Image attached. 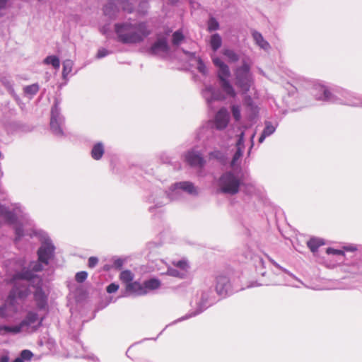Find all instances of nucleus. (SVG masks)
I'll return each instance as SVG.
<instances>
[{"label": "nucleus", "instance_id": "obj_1", "mask_svg": "<svg viewBox=\"0 0 362 362\" xmlns=\"http://www.w3.org/2000/svg\"><path fill=\"white\" fill-rule=\"evenodd\" d=\"M15 293L20 298H26L30 293L29 286L33 287L34 298L39 309L47 306V296L42 291V279L29 271H23L14 274L13 277Z\"/></svg>", "mask_w": 362, "mask_h": 362}, {"label": "nucleus", "instance_id": "obj_2", "mask_svg": "<svg viewBox=\"0 0 362 362\" xmlns=\"http://www.w3.org/2000/svg\"><path fill=\"white\" fill-rule=\"evenodd\" d=\"M115 32L119 42L128 45L141 43L151 33L148 23L145 21L116 23Z\"/></svg>", "mask_w": 362, "mask_h": 362}, {"label": "nucleus", "instance_id": "obj_3", "mask_svg": "<svg viewBox=\"0 0 362 362\" xmlns=\"http://www.w3.org/2000/svg\"><path fill=\"white\" fill-rule=\"evenodd\" d=\"M252 63L249 59H243L242 64L234 70L235 85L243 94L247 93L253 85L254 80L251 73Z\"/></svg>", "mask_w": 362, "mask_h": 362}, {"label": "nucleus", "instance_id": "obj_4", "mask_svg": "<svg viewBox=\"0 0 362 362\" xmlns=\"http://www.w3.org/2000/svg\"><path fill=\"white\" fill-rule=\"evenodd\" d=\"M212 60L214 65L218 68L217 76L220 81L222 90L228 96L235 98L236 96V92L228 80L230 76L228 66L218 57H214Z\"/></svg>", "mask_w": 362, "mask_h": 362}, {"label": "nucleus", "instance_id": "obj_5", "mask_svg": "<svg viewBox=\"0 0 362 362\" xmlns=\"http://www.w3.org/2000/svg\"><path fill=\"white\" fill-rule=\"evenodd\" d=\"M240 181L233 173L228 172L221 175L218 186L221 192L234 195L239 192Z\"/></svg>", "mask_w": 362, "mask_h": 362}, {"label": "nucleus", "instance_id": "obj_6", "mask_svg": "<svg viewBox=\"0 0 362 362\" xmlns=\"http://www.w3.org/2000/svg\"><path fill=\"white\" fill-rule=\"evenodd\" d=\"M59 104L60 101L56 98L51 110L50 128L57 136L63 135L62 125L64 122V118L60 112Z\"/></svg>", "mask_w": 362, "mask_h": 362}, {"label": "nucleus", "instance_id": "obj_7", "mask_svg": "<svg viewBox=\"0 0 362 362\" xmlns=\"http://www.w3.org/2000/svg\"><path fill=\"white\" fill-rule=\"evenodd\" d=\"M54 247L49 240H45L37 251L39 262L48 264L49 259L53 256Z\"/></svg>", "mask_w": 362, "mask_h": 362}, {"label": "nucleus", "instance_id": "obj_8", "mask_svg": "<svg viewBox=\"0 0 362 362\" xmlns=\"http://www.w3.org/2000/svg\"><path fill=\"white\" fill-rule=\"evenodd\" d=\"M230 115L226 108H221L214 117V125L216 129L223 130L228 124Z\"/></svg>", "mask_w": 362, "mask_h": 362}, {"label": "nucleus", "instance_id": "obj_9", "mask_svg": "<svg viewBox=\"0 0 362 362\" xmlns=\"http://www.w3.org/2000/svg\"><path fill=\"white\" fill-rule=\"evenodd\" d=\"M169 50L167 38L165 37H158L156 41L152 45L149 52L151 54H159L167 53Z\"/></svg>", "mask_w": 362, "mask_h": 362}, {"label": "nucleus", "instance_id": "obj_10", "mask_svg": "<svg viewBox=\"0 0 362 362\" xmlns=\"http://www.w3.org/2000/svg\"><path fill=\"white\" fill-rule=\"evenodd\" d=\"M230 284L226 276H218L216 279V290L218 295L226 296L229 291Z\"/></svg>", "mask_w": 362, "mask_h": 362}, {"label": "nucleus", "instance_id": "obj_11", "mask_svg": "<svg viewBox=\"0 0 362 362\" xmlns=\"http://www.w3.org/2000/svg\"><path fill=\"white\" fill-rule=\"evenodd\" d=\"M186 160L187 163L194 167H202L205 161L202 155L197 151H190L186 156Z\"/></svg>", "mask_w": 362, "mask_h": 362}, {"label": "nucleus", "instance_id": "obj_12", "mask_svg": "<svg viewBox=\"0 0 362 362\" xmlns=\"http://www.w3.org/2000/svg\"><path fill=\"white\" fill-rule=\"evenodd\" d=\"M126 290L136 296L144 295L147 293L144 287L138 282H131L127 284Z\"/></svg>", "mask_w": 362, "mask_h": 362}, {"label": "nucleus", "instance_id": "obj_13", "mask_svg": "<svg viewBox=\"0 0 362 362\" xmlns=\"http://www.w3.org/2000/svg\"><path fill=\"white\" fill-rule=\"evenodd\" d=\"M211 293V289H207L206 291H202L200 301L198 303L199 310L197 312L194 313L193 315H195L202 312L205 309V308L206 307V304L209 301Z\"/></svg>", "mask_w": 362, "mask_h": 362}, {"label": "nucleus", "instance_id": "obj_14", "mask_svg": "<svg viewBox=\"0 0 362 362\" xmlns=\"http://www.w3.org/2000/svg\"><path fill=\"white\" fill-rule=\"evenodd\" d=\"M252 35L254 40L255 41V43L262 49L264 50H269L270 49L271 47L269 43L264 39L262 35L260 33L254 30Z\"/></svg>", "mask_w": 362, "mask_h": 362}, {"label": "nucleus", "instance_id": "obj_15", "mask_svg": "<svg viewBox=\"0 0 362 362\" xmlns=\"http://www.w3.org/2000/svg\"><path fill=\"white\" fill-rule=\"evenodd\" d=\"M177 189H181L190 194H197L198 193L197 188L190 182H181L175 185Z\"/></svg>", "mask_w": 362, "mask_h": 362}, {"label": "nucleus", "instance_id": "obj_16", "mask_svg": "<svg viewBox=\"0 0 362 362\" xmlns=\"http://www.w3.org/2000/svg\"><path fill=\"white\" fill-rule=\"evenodd\" d=\"M315 89L319 90L320 92H322L323 93V95L316 94L317 99L332 102L335 101L334 97L325 86L319 85L315 87Z\"/></svg>", "mask_w": 362, "mask_h": 362}, {"label": "nucleus", "instance_id": "obj_17", "mask_svg": "<svg viewBox=\"0 0 362 362\" xmlns=\"http://www.w3.org/2000/svg\"><path fill=\"white\" fill-rule=\"evenodd\" d=\"M0 216L10 223H14L16 220V215L3 205H0Z\"/></svg>", "mask_w": 362, "mask_h": 362}, {"label": "nucleus", "instance_id": "obj_18", "mask_svg": "<svg viewBox=\"0 0 362 362\" xmlns=\"http://www.w3.org/2000/svg\"><path fill=\"white\" fill-rule=\"evenodd\" d=\"M104 14L110 18H115L118 13V9L115 4L110 2L104 6Z\"/></svg>", "mask_w": 362, "mask_h": 362}, {"label": "nucleus", "instance_id": "obj_19", "mask_svg": "<svg viewBox=\"0 0 362 362\" xmlns=\"http://www.w3.org/2000/svg\"><path fill=\"white\" fill-rule=\"evenodd\" d=\"M202 94L208 103L218 99V96L215 93L214 88L211 86L206 87L203 90Z\"/></svg>", "mask_w": 362, "mask_h": 362}, {"label": "nucleus", "instance_id": "obj_20", "mask_svg": "<svg viewBox=\"0 0 362 362\" xmlns=\"http://www.w3.org/2000/svg\"><path fill=\"white\" fill-rule=\"evenodd\" d=\"M104 153V148L102 143H98L96 144L92 151H91V156L95 160H99L101 158Z\"/></svg>", "mask_w": 362, "mask_h": 362}, {"label": "nucleus", "instance_id": "obj_21", "mask_svg": "<svg viewBox=\"0 0 362 362\" xmlns=\"http://www.w3.org/2000/svg\"><path fill=\"white\" fill-rule=\"evenodd\" d=\"M38 320V315L36 313L34 312H29L27 314V316L21 322V325L25 326H30L32 324L37 322Z\"/></svg>", "mask_w": 362, "mask_h": 362}, {"label": "nucleus", "instance_id": "obj_22", "mask_svg": "<svg viewBox=\"0 0 362 362\" xmlns=\"http://www.w3.org/2000/svg\"><path fill=\"white\" fill-rule=\"evenodd\" d=\"M222 44V40L219 34L215 33L211 35L210 45L214 51L218 49Z\"/></svg>", "mask_w": 362, "mask_h": 362}, {"label": "nucleus", "instance_id": "obj_23", "mask_svg": "<svg viewBox=\"0 0 362 362\" xmlns=\"http://www.w3.org/2000/svg\"><path fill=\"white\" fill-rule=\"evenodd\" d=\"M308 247L310 250L315 252L317 250L318 247L322 245H324V241L320 238H311L309 241H308Z\"/></svg>", "mask_w": 362, "mask_h": 362}, {"label": "nucleus", "instance_id": "obj_24", "mask_svg": "<svg viewBox=\"0 0 362 362\" xmlns=\"http://www.w3.org/2000/svg\"><path fill=\"white\" fill-rule=\"evenodd\" d=\"M116 4L119 5L122 10L128 13H132L134 11V6L129 0H115Z\"/></svg>", "mask_w": 362, "mask_h": 362}, {"label": "nucleus", "instance_id": "obj_25", "mask_svg": "<svg viewBox=\"0 0 362 362\" xmlns=\"http://www.w3.org/2000/svg\"><path fill=\"white\" fill-rule=\"evenodd\" d=\"M43 62L45 64H51L56 69H58L60 66V61L57 56H48L44 59Z\"/></svg>", "mask_w": 362, "mask_h": 362}, {"label": "nucleus", "instance_id": "obj_26", "mask_svg": "<svg viewBox=\"0 0 362 362\" xmlns=\"http://www.w3.org/2000/svg\"><path fill=\"white\" fill-rule=\"evenodd\" d=\"M144 288L145 290L146 291L147 289L148 290H154V289H157L160 287V282L158 279H149L148 281H146L144 284Z\"/></svg>", "mask_w": 362, "mask_h": 362}, {"label": "nucleus", "instance_id": "obj_27", "mask_svg": "<svg viewBox=\"0 0 362 362\" xmlns=\"http://www.w3.org/2000/svg\"><path fill=\"white\" fill-rule=\"evenodd\" d=\"M173 264L176 267V269L180 270L181 272H185V274H187V270L189 269V264L187 260L181 259L178 261L173 262Z\"/></svg>", "mask_w": 362, "mask_h": 362}, {"label": "nucleus", "instance_id": "obj_28", "mask_svg": "<svg viewBox=\"0 0 362 362\" xmlns=\"http://www.w3.org/2000/svg\"><path fill=\"white\" fill-rule=\"evenodd\" d=\"M223 54L228 58L230 62H236L239 60V55L233 50L230 49H224Z\"/></svg>", "mask_w": 362, "mask_h": 362}, {"label": "nucleus", "instance_id": "obj_29", "mask_svg": "<svg viewBox=\"0 0 362 362\" xmlns=\"http://www.w3.org/2000/svg\"><path fill=\"white\" fill-rule=\"evenodd\" d=\"M167 199L168 198L165 193L162 192L158 197H156V198H153V202L155 203V207L159 208L165 204V201H167Z\"/></svg>", "mask_w": 362, "mask_h": 362}, {"label": "nucleus", "instance_id": "obj_30", "mask_svg": "<svg viewBox=\"0 0 362 362\" xmlns=\"http://www.w3.org/2000/svg\"><path fill=\"white\" fill-rule=\"evenodd\" d=\"M74 63L70 59H66L63 62V71L62 75L64 77H66L71 71Z\"/></svg>", "mask_w": 362, "mask_h": 362}, {"label": "nucleus", "instance_id": "obj_31", "mask_svg": "<svg viewBox=\"0 0 362 362\" xmlns=\"http://www.w3.org/2000/svg\"><path fill=\"white\" fill-rule=\"evenodd\" d=\"M167 274L170 276H174V277H178L180 279H183L186 276V274H185V272H181L180 270L176 269V268H168L167 271Z\"/></svg>", "mask_w": 362, "mask_h": 362}, {"label": "nucleus", "instance_id": "obj_32", "mask_svg": "<svg viewBox=\"0 0 362 362\" xmlns=\"http://www.w3.org/2000/svg\"><path fill=\"white\" fill-rule=\"evenodd\" d=\"M134 278L133 274L129 270H125L120 274V279L125 283H131Z\"/></svg>", "mask_w": 362, "mask_h": 362}, {"label": "nucleus", "instance_id": "obj_33", "mask_svg": "<svg viewBox=\"0 0 362 362\" xmlns=\"http://www.w3.org/2000/svg\"><path fill=\"white\" fill-rule=\"evenodd\" d=\"M23 327L24 326L21 325V322L18 325L16 326H4V332H12L13 334H17L21 332Z\"/></svg>", "mask_w": 362, "mask_h": 362}, {"label": "nucleus", "instance_id": "obj_34", "mask_svg": "<svg viewBox=\"0 0 362 362\" xmlns=\"http://www.w3.org/2000/svg\"><path fill=\"white\" fill-rule=\"evenodd\" d=\"M39 90V86L37 83H33L30 86H27L24 88V92L27 94L33 95H35Z\"/></svg>", "mask_w": 362, "mask_h": 362}, {"label": "nucleus", "instance_id": "obj_35", "mask_svg": "<svg viewBox=\"0 0 362 362\" xmlns=\"http://www.w3.org/2000/svg\"><path fill=\"white\" fill-rule=\"evenodd\" d=\"M184 39V35L180 30L175 31L173 35V43L175 45H178Z\"/></svg>", "mask_w": 362, "mask_h": 362}, {"label": "nucleus", "instance_id": "obj_36", "mask_svg": "<svg viewBox=\"0 0 362 362\" xmlns=\"http://www.w3.org/2000/svg\"><path fill=\"white\" fill-rule=\"evenodd\" d=\"M219 28V23L214 17H211L208 21V30L209 31L216 30Z\"/></svg>", "mask_w": 362, "mask_h": 362}, {"label": "nucleus", "instance_id": "obj_37", "mask_svg": "<svg viewBox=\"0 0 362 362\" xmlns=\"http://www.w3.org/2000/svg\"><path fill=\"white\" fill-rule=\"evenodd\" d=\"M276 130V127H274L270 122H265V127L263 130V133L268 136L272 135Z\"/></svg>", "mask_w": 362, "mask_h": 362}, {"label": "nucleus", "instance_id": "obj_38", "mask_svg": "<svg viewBox=\"0 0 362 362\" xmlns=\"http://www.w3.org/2000/svg\"><path fill=\"white\" fill-rule=\"evenodd\" d=\"M231 112L234 119L239 121L241 118L240 107L239 105H233L231 106Z\"/></svg>", "mask_w": 362, "mask_h": 362}, {"label": "nucleus", "instance_id": "obj_39", "mask_svg": "<svg viewBox=\"0 0 362 362\" xmlns=\"http://www.w3.org/2000/svg\"><path fill=\"white\" fill-rule=\"evenodd\" d=\"M243 149L241 147H237V151L235 153L233 156V158L231 161V165L235 166L236 164V162L242 157L243 153Z\"/></svg>", "mask_w": 362, "mask_h": 362}, {"label": "nucleus", "instance_id": "obj_40", "mask_svg": "<svg viewBox=\"0 0 362 362\" xmlns=\"http://www.w3.org/2000/svg\"><path fill=\"white\" fill-rule=\"evenodd\" d=\"M197 69L203 74H206L207 73L206 66L200 58H198L197 59Z\"/></svg>", "mask_w": 362, "mask_h": 362}, {"label": "nucleus", "instance_id": "obj_41", "mask_svg": "<svg viewBox=\"0 0 362 362\" xmlns=\"http://www.w3.org/2000/svg\"><path fill=\"white\" fill-rule=\"evenodd\" d=\"M87 276H88L87 272L83 271V272L76 273L75 279L77 282L82 283L86 279Z\"/></svg>", "mask_w": 362, "mask_h": 362}, {"label": "nucleus", "instance_id": "obj_42", "mask_svg": "<svg viewBox=\"0 0 362 362\" xmlns=\"http://www.w3.org/2000/svg\"><path fill=\"white\" fill-rule=\"evenodd\" d=\"M33 353L29 350H23L21 353V358H23V360H30L33 357Z\"/></svg>", "mask_w": 362, "mask_h": 362}, {"label": "nucleus", "instance_id": "obj_43", "mask_svg": "<svg viewBox=\"0 0 362 362\" xmlns=\"http://www.w3.org/2000/svg\"><path fill=\"white\" fill-rule=\"evenodd\" d=\"M42 262H33L30 265V267L35 272H40L41 270H42L43 267L41 264Z\"/></svg>", "mask_w": 362, "mask_h": 362}, {"label": "nucleus", "instance_id": "obj_44", "mask_svg": "<svg viewBox=\"0 0 362 362\" xmlns=\"http://www.w3.org/2000/svg\"><path fill=\"white\" fill-rule=\"evenodd\" d=\"M119 288V286L115 283L110 284L106 288V291L109 293L116 292Z\"/></svg>", "mask_w": 362, "mask_h": 362}, {"label": "nucleus", "instance_id": "obj_45", "mask_svg": "<svg viewBox=\"0 0 362 362\" xmlns=\"http://www.w3.org/2000/svg\"><path fill=\"white\" fill-rule=\"evenodd\" d=\"M98 262V259L95 257H90L88 259V267L93 268Z\"/></svg>", "mask_w": 362, "mask_h": 362}, {"label": "nucleus", "instance_id": "obj_46", "mask_svg": "<svg viewBox=\"0 0 362 362\" xmlns=\"http://www.w3.org/2000/svg\"><path fill=\"white\" fill-rule=\"evenodd\" d=\"M237 147H241L244 148V132H241L239 135L238 141L236 144Z\"/></svg>", "mask_w": 362, "mask_h": 362}, {"label": "nucleus", "instance_id": "obj_47", "mask_svg": "<svg viewBox=\"0 0 362 362\" xmlns=\"http://www.w3.org/2000/svg\"><path fill=\"white\" fill-rule=\"evenodd\" d=\"M327 254H334V255H344V252L339 250H335L333 248H327Z\"/></svg>", "mask_w": 362, "mask_h": 362}, {"label": "nucleus", "instance_id": "obj_48", "mask_svg": "<svg viewBox=\"0 0 362 362\" xmlns=\"http://www.w3.org/2000/svg\"><path fill=\"white\" fill-rule=\"evenodd\" d=\"M108 51L105 49H100L98 50V54H97V57L98 58H102V57H104L105 56H107L108 54Z\"/></svg>", "mask_w": 362, "mask_h": 362}, {"label": "nucleus", "instance_id": "obj_49", "mask_svg": "<svg viewBox=\"0 0 362 362\" xmlns=\"http://www.w3.org/2000/svg\"><path fill=\"white\" fill-rule=\"evenodd\" d=\"M123 264H124V261L122 259H117L114 262V267L116 269H120L122 267Z\"/></svg>", "mask_w": 362, "mask_h": 362}, {"label": "nucleus", "instance_id": "obj_50", "mask_svg": "<svg viewBox=\"0 0 362 362\" xmlns=\"http://www.w3.org/2000/svg\"><path fill=\"white\" fill-rule=\"evenodd\" d=\"M16 240L23 235V230L21 227H16Z\"/></svg>", "mask_w": 362, "mask_h": 362}, {"label": "nucleus", "instance_id": "obj_51", "mask_svg": "<svg viewBox=\"0 0 362 362\" xmlns=\"http://www.w3.org/2000/svg\"><path fill=\"white\" fill-rule=\"evenodd\" d=\"M270 262L277 268L282 269L284 272L287 273V270L286 269L282 268L278 263H276L274 259H269Z\"/></svg>", "mask_w": 362, "mask_h": 362}, {"label": "nucleus", "instance_id": "obj_52", "mask_svg": "<svg viewBox=\"0 0 362 362\" xmlns=\"http://www.w3.org/2000/svg\"><path fill=\"white\" fill-rule=\"evenodd\" d=\"M8 0H0V10L6 7Z\"/></svg>", "mask_w": 362, "mask_h": 362}, {"label": "nucleus", "instance_id": "obj_53", "mask_svg": "<svg viewBox=\"0 0 362 362\" xmlns=\"http://www.w3.org/2000/svg\"><path fill=\"white\" fill-rule=\"evenodd\" d=\"M344 248L346 250L351 251V252H354V251L356 250V247L353 245L347 246V247H345Z\"/></svg>", "mask_w": 362, "mask_h": 362}, {"label": "nucleus", "instance_id": "obj_54", "mask_svg": "<svg viewBox=\"0 0 362 362\" xmlns=\"http://www.w3.org/2000/svg\"><path fill=\"white\" fill-rule=\"evenodd\" d=\"M9 358L8 356H3L0 358V362H8Z\"/></svg>", "mask_w": 362, "mask_h": 362}, {"label": "nucleus", "instance_id": "obj_55", "mask_svg": "<svg viewBox=\"0 0 362 362\" xmlns=\"http://www.w3.org/2000/svg\"><path fill=\"white\" fill-rule=\"evenodd\" d=\"M268 136L267 135H265L263 132L262 133L261 136L259 138V142L262 143L265 138Z\"/></svg>", "mask_w": 362, "mask_h": 362}, {"label": "nucleus", "instance_id": "obj_56", "mask_svg": "<svg viewBox=\"0 0 362 362\" xmlns=\"http://www.w3.org/2000/svg\"><path fill=\"white\" fill-rule=\"evenodd\" d=\"M2 83L4 84V86H6L8 88L11 87V83H10V81H8L6 79L2 81Z\"/></svg>", "mask_w": 362, "mask_h": 362}, {"label": "nucleus", "instance_id": "obj_57", "mask_svg": "<svg viewBox=\"0 0 362 362\" xmlns=\"http://www.w3.org/2000/svg\"><path fill=\"white\" fill-rule=\"evenodd\" d=\"M13 362H24V361L21 357H18L16 358Z\"/></svg>", "mask_w": 362, "mask_h": 362}, {"label": "nucleus", "instance_id": "obj_58", "mask_svg": "<svg viewBox=\"0 0 362 362\" xmlns=\"http://www.w3.org/2000/svg\"><path fill=\"white\" fill-rule=\"evenodd\" d=\"M4 326H0V334H4Z\"/></svg>", "mask_w": 362, "mask_h": 362}, {"label": "nucleus", "instance_id": "obj_59", "mask_svg": "<svg viewBox=\"0 0 362 362\" xmlns=\"http://www.w3.org/2000/svg\"><path fill=\"white\" fill-rule=\"evenodd\" d=\"M172 4H175L178 1V0H169Z\"/></svg>", "mask_w": 362, "mask_h": 362}, {"label": "nucleus", "instance_id": "obj_60", "mask_svg": "<svg viewBox=\"0 0 362 362\" xmlns=\"http://www.w3.org/2000/svg\"><path fill=\"white\" fill-rule=\"evenodd\" d=\"M255 134H253L252 135V137H251L252 141L253 140V139H254V137H255Z\"/></svg>", "mask_w": 362, "mask_h": 362}, {"label": "nucleus", "instance_id": "obj_61", "mask_svg": "<svg viewBox=\"0 0 362 362\" xmlns=\"http://www.w3.org/2000/svg\"><path fill=\"white\" fill-rule=\"evenodd\" d=\"M153 208H154V207H153V206L150 207V208H149V211H152Z\"/></svg>", "mask_w": 362, "mask_h": 362}, {"label": "nucleus", "instance_id": "obj_62", "mask_svg": "<svg viewBox=\"0 0 362 362\" xmlns=\"http://www.w3.org/2000/svg\"><path fill=\"white\" fill-rule=\"evenodd\" d=\"M346 104H348V105H352V106H354V105H356V104H352V103H347Z\"/></svg>", "mask_w": 362, "mask_h": 362}, {"label": "nucleus", "instance_id": "obj_63", "mask_svg": "<svg viewBox=\"0 0 362 362\" xmlns=\"http://www.w3.org/2000/svg\"><path fill=\"white\" fill-rule=\"evenodd\" d=\"M142 4H147V2L146 1H143Z\"/></svg>", "mask_w": 362, "mask_h": 362}]
</instances>
